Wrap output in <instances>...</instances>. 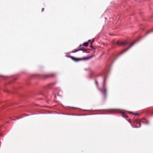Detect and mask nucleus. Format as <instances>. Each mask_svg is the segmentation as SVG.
<instances>
[{"label":"nucleus","instance_id":"obj_9","mask_svg":"<svg viewBox=\"0 0 153 153\" xmlns=\"http://www.w3.org/2000/svg\"><path fill=\"white\" fill-rule=\"evenodd\" d=\"M88 43L87 42L84 43L83 44V45L85 47H87L88 46Z\"/></svg>","mask_w":153,"mask_h":153},{"label":"nucleus","instance_id":"obj_11","mask_svg":"<svg viewBox=\"0 0 153 153\" xmlns=\"http://www.w3.org/2000/svg\"><path fill=\"white\" fill-rule=\"evenodd\" d=\"M93 41H92V42H91V46H90V47H91V48H93V49H94V48H93V47L92 45V43H93Z\"/></svg>","mask_w":153,"mask_h":153},{"label":"nucleus","instance_id":"obj_3","mask_svg":"<svg viewBox=\"0 0 153 153\" xmlns=\"http://www.w3.org/2000/svg\"><path fill=\"white\" fill-rule=\"evenodd\" d=\"M105 79H104V83L103 84V86L102 88V90H101L100 91L103 93V94L105 97H106L107 96V90L105 87L104 84L105 82Z\"/></svg>","mask_w":153,"mask_h":153},{"label":"nucleus","instance_id":"obj_8","mask_svg":"<svg viewBox=\"0 0 153 153\" xmlns=\"http://www.w3.org/2000/svg\"><path fill=\"white\" fill-rule=\"evenodd\" d=\"M122 116L126 117H128L127 116L126 114L124 112H123L122 113Z\"/></svg>","mask_w":153,"mask_h":153},{"label":"nucleus","instance_id":"obj_13","mask_svg":"<svg viewBox=\"0 0 153 153\" xmlns=\"http://www.w3.org/2000/svg\"><path fill=\"white\" fill-rule=\"evenodd\" d=\"M82 46V45H79V46H80V47H81Z\"/></svg>","mask_w":153,"mask_h":153},{"label":"nucleus","instance_id":"obj_4","mask_svg":"<svg viewBox=\"0 0 153 153\" xmlns=\"http://www.w3.org/2000/svg\"><path fill=\"white\" fill-rule=\"evenodd\" d=\"M134 125L135 126V127L138 128L140 126V121L138 120H135L134 122Z\"/></svg>","mask_w":153,"mask_h":153},{"label":"nucleus","instance_id":"obj_10","mask_svg":"<svg viewBox=\"0 0 153 153\" xmlns=\"http://www.w3.org/2000/svg\"><path fill=\"white\" fill-rule=\"evenodd\" d=\"M95 83L97 86V87H98V82L96 80H95Z\"/></svg>","mask_w":153,"mask_h":153},{"label":"nucleus","instance_id":"obj_6","mask_svg":"<svg viewBox=\"0 0 153 153\" xmlns=\"http://www.w3.org/2000/svg\"><path fill=\"white\" fill-rule=\"evenodd\" d=\"M140 121V122H142L146 124H148L149 123V122L147 120L144 119L141 120Z\"/></svg>","mask_w":153,"mask_h":153},{"label":"nucleus","instance_id":"obj_2","mask_svg":"<svg viewBox=\"0 0 153 153\" xmlns=\"http://www.w3.org/2000/svg\"><path fill=\"white\" fill-rule=\"evenodd\" d=\"M69 57H70V58L71 59H72L74 60L75 62H78L80 60H81L83 59H89L91 58L92 57V56L88 57H85L83 58H76L75 57H74L70 56H69Z\"/></svg>","mask_w":153,"mask_h":153},{"label":"nucleus","instance_id":"obj_5","mask_svg":"<svg viewBox=\"0 0 153 153\" xmlns=\"http://www.w3.org/2000/svg\"><path fill=\"white\" fill-rule=\"evenodd\" d=\"M84 51V52L86 51V49H84L82 48L78 49H76L74 50L72 52V53H76L78 51Z\"/></svg>","mask_w":153,"mask_h":153},{"label":"nucleus","instance_id":"obj_7","mask_svg":"<svg viewBox=\"0 0 153 153\" xmlns=\"http://www.w3.org/2000/svg\"><path fill=\"white\" fill-rule=\"evenodd\" d=\"M55 76V73H51L49 74L48 75V76L50 77H54Z\"/></svg>","mask_w":153,"mask_h":153},{"label":"nucleus","instance_id":"obj_1","mask_svg":"<svg viewBox=\"0 0 153 153\" xmlns=\"http://www.w3.org/2000/svg\"><path fill=\"white\" fill-rule=\"evenodd\" d=\"M116 44L119 45H123L125 46L126 45L129 44L130 46L129 48H127L126 49L124 50L121 53V54L123 53V52H125L128 50L131 46H132L135 43V42H133L131 43H128L126 41H123L122 42H120L119 41H117L116 42Z\"/></svg>","mask_w":153,"mask_h":153},{"label":"nucleus","instance_id":"obj_12","mask_svg":"<svg viewBox=\"0 0 153 153\" xmlns=\"http://www.w3.org/2000/svg\"><path fill=\"white\" fill-rule=\"evenodd\" d=\"M44 8H43L42 10V11L43 12L44 11Z\"/></svg>","mask_w":153,"mask_h":153}]
</instances>
